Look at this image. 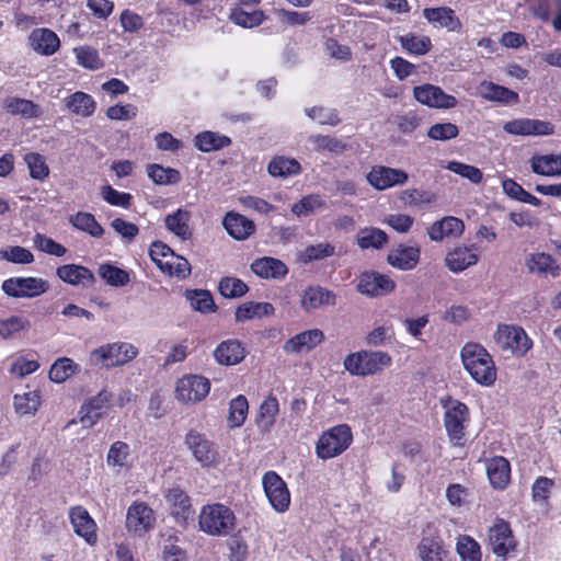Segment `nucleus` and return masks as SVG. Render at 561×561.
I'll return each instance as SVG.
<instances>
[{
    "instance_id": "obj_1",
    "label": "nucleus",
    "mask_w": 561,
    "mask_h": 561,
    "mask_svg": "<svg viewBox=\"0 0 561 561\" xmlns=\"http://www.w3.org/2000/svg\"><path fill=\"white\" fill-rule=\"evenodd\" d=\"M461 360L470 376L482 386H491L496 379V369L489 352L480 344L469 342L461 348Z\"/></svg>"
},
{
    "instance_id": "obj_2",
    "label": "nucleus",
    "mask_w": 561,
    "mask_h": 561,
    "mask_svg": "<svg viewBox=\"0 0 561 561\" xmlns=\"http://www.w3.org/2000/svg\"><path fill=\"white\" fill-rule=\"evenodd\" d=\"M237 525L234 512L222 503H211L202 506L198 515V528L213 537L230 535Z\"/></svg>"
},
{
    "instance_id": "obj_3",
    "label": "nucleus",
    "mask_w": 561,
    "mask_h": 561,
    "mask_svg": "<svg viewBox=\"0 0 561 561\" xmlns=\"http://www.w3.org/2000/svg\"><path fill=\"white\" fill-rule=\"evenodd\" d=\"M138 355V348L127 342H113L94 348L89 362L96 367L113 368L123 366Z\"/></svg>"
},
{
    "instance_id": "obj_4",
    "label": "nucleus",
    "mask_w": 561,
    "mask_h": 561,
    "mask_svg": "<svg viewBox=\"0 0 561 561\" xmlns=\"http://www.w3.org/2000/svg\"><path fill=\"white\" fill-rule=\"evenodd\" d=\"M353 442V434L347 424L335 425L324 431L317 444L316 455L327 460L344 453Z\"/></svg>"
},
{
    "instance_id": "obj_5",
    "label": "nucleus",
    "mask_w": 561,
    "mask_h": 561,
    "mask_svg": "<svg viewBox=\"0 0 561 561\" xmlns=\"http://www.w3.org/2000/svg\"><path fill=\"white\" fill-rule=\"evenodd\" d=\"M392 363L391 356L381 351L355 352L344 359V368L353 376H368L381 371Z\"/></svg>"
},
{
    "instance_id": "obj_6",
    "label": "nucleus",
    "mask_w": 561,
    "mask_h": 561,
    "mask_svg": "<svg viewBox=\"0 0 561 561\" xmlns=\"http://www.w3.org/2000/svg\"><path fill=\"white\" fill-rule=\"evenodd\" d=\"M210 386L209 379L202 375H184L175 382V399L183 404L198 403L209 394Z\"/></svg>"
},
{
    "instance_id": "obj_7",
    "label": "nucleus",
    "mask_w": 561,
    "mask_h": 561,
    "mask_svg": "<svg viewBox=\"0 0 561 561\" xmlns=\"http://www.w3.org/2000/svg\"><path fill=\"white\" fill-rule=\"evenodd\" d=\"M497 346L516 356H524L533 346L531 339L517 325L500 324L494 334Z\"/></svg>"
},
{
    "instance_id": "obj_8",
    "label": "nucleus",
    "mask_w": 561,
    "mask_h": 561,
    "mask_svg": "<svg viewBox=\"0 0 561 561\" xmlns=\"http://www.w3.org/2000/svg\"><path fill=\"white\" fill-rule=\"evenodd\" d=\"M1 289L13 298H35L49 289V283L42 277H10L3 280Z\"/></svg>"
},
{
    "instance_id": "obj_9",
    "label": "nucleus",
    "mask_w": 561,
    "mask_h": 561,
    "mask_svg": "<svg viewBox=\"0 0 561 561\" xmlns=\"http://www.w3.org/2000/svg\"><path fill=\"white\" fill-rule=\"evenodd\" d=\"M156 524L153 510L145 502L136 501L127 510L126 529L136 536H144L150 531Z\"/></svg>"
},
{
    "instance_id": "obj_10",
    "label": "nucleus",
    "mask_w": 561,
    "mask_h": 561,
    "mask_svg": "<svg viewBox=\"0 0 561 561\" xmlns=\"http://www.w3.org/2000/svg\"><path fill=\"white\" fill-rule=\"evenodd\" d=\"M262 483L272 507L278 513L286 512L290 504V493L285 481L276 472L268 471L263 476Z\"/></svg>"
},
{
    "instance_id": "obj_11",
    "label": "nucleus",
    "mask_w": 561,
    "mask_h": 561,
    "mask_svg": "<svg viewBox=\"0 0 561 561\" xmlns=\"http://www.w3.org/2000/svg\"><path fill=\"white\" fill-rule=\"evenodd\" d=\"M445 408L446 431L453 440L459 442L465 436L466 424L469 421V410L465 403L457 400H449Z\"/></svg>"
},
{
    "instance_id": "obj_12",
    "label": "nucleus",
    "mask_w": 561,
    "mask_h": 561,
    "mask_svg": "<svg viewBox=\"0 0 561 561\" xmlns=\"http://www.w3.org/2000/svg\"><path fill=\"white\" fill-rule=\"evenodd\" d=\"M366 180L375 190L385 191L404 185L409 180V174L402 169L375 165L367 173Z\"/></svg>"
},
{
    "instance_id": "obj_13",
    "label": "nucleus",
    "mask_w": 561,
    "mask_h": 561,
    "mask_svg": "<svg viewBox=\"0 0 561 561\" xmlns=\"http://www.w3.org/2000/svg\"><path fill=\"white\" fill-rule=\"evenodd\" d=\"M164 500L175 522L185 526L193 515V507L187 493L180 486H172L165 491Z\"/></svg>"
},
{
    "instance_id": "obj_14",
    "label": "nucleus",
    "mask_w": 561,
    "mask_h": 561,
    "mask_svg": "<svg viewBox=\"0 0 561 561\" xmlns=\"http://www.w3.org/2000/svg\"><path fill=\"white\" fill-rule=\"evenodd\" d=\"M415 100L424 105L434 108H453L457 105L455 96L445 93L439 87L423 84L413 90Z\"/></svg>"
},
{
    "instance_id": "obj_15",
    "label": "nucleus",
    "mask_w": 561,
    "mask_h": 561,
    "mask_svg": "<svg viewBox=\"0 0 561 561\" xmlns=\"http://www.w3.org/2000/svg\"><path fill=\"white\" fill-rule=\"evenodd\" d=\"M489 545L494 554L505 558L516 547L508 523L500 519L489 530Z\"/></svg>"
},
{
    "instance_id": "obj_16",
    "label": "nucleus",
    "mask_w": 561,
    "mask_h": 561,
    "mask_svg": "<svg viewBox=\"0 0 561 561\" xmlns=\"http://www.w3.org/2000/svg\"><path fill=\"white\" fill-rule=\"evenodd\" d=\"M299 298L300 307L306 312H312L336 304L335 294L318 285H311L305 288L300 293Z\"/></svg>"
},
{
    "instance_id": "obj_17",
    "label": "nucleus",
    "mask_w": 561,
    "mask_h": 561,
    "mask_svg": "<svg viewBox=\"0 0 561 561\" xmlns=\"http://www.w3.org/2000/svg\"><path fill=\"white\" fill-rule=\"evenodd\" d=\"M112 393L106 389L101 390L96 396L89 399L80 410V422L83 427H92L103 416V412L108 408Z\"/></svg>"
},
{
    "instance_id": "obj_18",
    "label": "nucleus",
    "mask_w": 561,
    "mask_h": 561,
    "mask_svg": "<svg viewBox=\"0 0 561 561\" xmlns=\"http://www.w3.org/2000/svg\"><path fill=\"white\" fill-rule=\"evenodd\" d=\"M396 288V283L389 276L377 273L368 272L362 274L357 289L360 294L377 297L389 294Z\"/></svg>"
},
{
    "instance_id": "obj_19",
    "label": "nucleus",
    "mask_w": 561,
    "mask_h": 561,
    "mask_svg": "<svg viewBox=\"0 0 561 561\" xmlns=\"http://www.w3.org/2000/svg\"><path fill=\"white\" fill-rule=\"evenodd\" d=\"M503 129L511 135L547 136L553 134V126L549 122L530 118L513 119L504 124Z\"/></svg>"
},
{
    "instance_id": "obj_20",
    "label": "nucleus",
    "mask_w": 561,
    "mask_h": 561,
    "mask_svg": "<svg viewBox=\"0 0 561 561\" xmlns=\"http://www.w3.org/2000/svg\"><path fill=\"white\" fill-rule=\"evenodd\" d=\"M479 253L476 245H458L450 250L445 257V265L453 273H460L479 262Z\"/></svg>"
},
{
    "instance_id": "obj_21",
    "label": "nucleus",
    "mask_w": 561,
    "mask_h": 561,
    "mask_svg": "<svg viewBox=\"0 0 561 561\" xmlns=\"http://www.w3.org/2000/svg\"><path fill=\"white\" fill-rule=\"evenodd\" d=\"M69 517L75 533L89 545H94L98 540L96 524L89 512L82 506H75L70 508Z\"/></svg>"
},
{
    "instance_id": "obj_22",
    "label": "nucleus",
    "mask_w": 561,
    "mask_h": 561,
    "mask_svg": "<svg viewBox=\"0 0 561 561\" xmlns=\"http://www.w3.org/2000/svg\"><path fill=\"white\" fill-rule=\"evenodd\" d=\"M30 47L41 56H51L60 47L58 35L46 27L35 28L28 35Z\"/></svg>"
},
{
    "instance_id": "obj_23",
    "label": "nucleus",
    "mask_w": 561,
    "mask_h": 561,
    "mask_svg": "<svg viewBox=\"0 0 561 561\" xmlns=\"http://www.w3.org/2000/svg\"><path fill=\"white\" fill-rule=\"evenodd\" d=\"M324 341V333L320 329L304 331L290 337L284 344V351L288 354H300L312 351Z\"/></svg>"
},
{
    "instance_id": "obj_24",
    "label": "nucleus",
    "mask_w": 561,
    "mask_h": 561,
    "mask_svg": "<svg viewBox=\"0 0 561 561\" xmlns=\"http://www.w3.org/2000/svg\"><path fill=\"white\" fill-rule=\"evenodd\" d=\"M186 445L193 453L195 459L204 467L213 465L216 460L217 451L214 448L211 442H209L204 435L191 431L186 435Z\"/></svg>"
},
{
    "instance_id": "obj_25",
    "label": "nucleus",
    "mask_w": 561,
    "mask_h": 561,
    "mask_svg": "<svg viewBox=\"0 0 561 561\" xmlns=\"http://www.w3.org/2000/svg\"><path fill=\"white\" fill-rule=\"evenodd\" d=\"M465 231V224L461 219L453 216L444 217L435 221L428 229V237L432 241H443L445 238H458Z\"/></svg>"
},
{
    "instance_id": "obj_26",
    "label": "nucleus",
    "mask_w": 561,
    "mask_h": 561,
    "mask_svg": "<svg viewBox=\"0 0 561 561\" xmlns=\"http://www.w3.org/2000/svg\"><path fill=\"white\" fill-rule=\"evenodd\" d=\"M421 561H448V551L439 536H424L416 547Z\"/></svg>"
},
{
    "instance_id": "obj_27",
    "label": "nucleus",
    "mask_w": 561,
    "mask_h": 561,
    "mask_svg": "<svg viewBox=\"0 0 561 561\" xmlns=\"http://www.w3.org/2000/svg\"><path fill=\"white\" fill-rule=\"evenodd\" d=\"M192 214L190 210L179 208L164 218L167 229L181 241L190 240L193 236V229L190 225Z\"/></svg>"
},
{
    "instance_id": "obj_28",
    "label": "nucleus",
    "mask_w": 561,
    "mask_h": 561,
    "mask_svg": "<svg viewBox=\"0 0 561 561\" xmlns=\"http://www.w3.org/2000/svg\"><path fill=\"white\" fill-rule=\"evenodd\" d=\"M525 265L531 274L550 275L551 277H558L561 271L556 259L545 252L529 254L526 257Z\"/></svg>"
},
{
    "instance_id": "obj_29",
    "label": "nucleus",
    "mask_w": 561,
    "mask_h": 561,
    "mask_svg": "<svg viewBox=\"0 0 561 561\" xmlns=\"http://www.w3.org/2000/svg\"><path fill=\"white\" fill-rule=\"evenodd\" d=\"M222 225L227 232L236 240H245L255 231V225L252 220L234 211L226 214Z\"/></svg>"
},
{
    "instance_id": "obj_30",
    "label": "nucleus",
    "mask_w": 561,
    "mask_h": 561,
    "mask_svg": "<svg viewBox=\"0 0 561 561\" xmlns=\"http://www.w3.org/2000/svg\"><path fill=\"white\" fill-rule=\"evenodd\" d=\"M57 276L72 286H90L94 283L93 273L85 266L77 264L61 265L56 270Z\"/></svg>"
},
{
    "instance_id": "obj_31",
    "label": "nucleus",
    "mask_w": 561,
    "mask_h": 561,
    "mask_svg": "<svg viewBox=\"0 0 561 561\" xmlns=\"http://www.w3.org/2000/svg\"><path fill=\"white\" fill-rule=\"evenodd\" d=\"M244 356V347L237 340L224 341L214 351L215 360L224 366L237 365L243 360Z\"/></svg>"
},
{
    "instance_id": "obj_32",
    "label": "nucleus",
    "mask_w": 561,
    "mask_h": 561,
    "mask_svg": "<svg viewBox=\"0 0 561 561\" xmlns=\"http://www.w3.org/2000/svg\"><path fill=\"white\" fill-rule=\"evenodd\" d=\"M387 261L394 268L412 270L420 261V249L417 247L400 245L389 252Z\"/></svg>"
},
{
    "instance_id": "obj_33",
    "label": "nucleus",
    "mask_w": 561,
    "mask_h": 561,
    "mask_svg": "<svg viewBox=\"0 0 561 561\" xmlns=\"http://www.w3.org/2000/svg\"><path fill=\"white\" fill-rule=\"evenodd\" d=\"M423 15L436 27L447 28L450 32L458 31L461 27V23L455 15V12L447 7L424 9Z\"/></svg>"
},
{
    "instance_id": "obj_34",
    "label": "nucleus",
    "mask_w": 561,
    "mask_h": 561,
    "mask_svg": "<svg viewBox=\"0 0 561 561\" xmlns=\"http://www.w3.org/2000/svg\"><path fill=\"white\" fill-rule=\"evenodd\" d=\"M106 463L117 473L130 469L133 459L129 445L122 440L114 442L107 451Z\"/></svg>"
},
{
    "instance_id": "obj_35",
    "label": "nucleus",
    "mask_w": 561,
    "mask_h": 561,
    "mask_svg": "<svg viewBox=\"0 0 561 561\" xmlns=\"http://www.w3.org/2000/svg\"><path fill=\"white\" fill-rule=\"evenodd\" d=\"M251 270L254 274L262 278L280 279L284 278L288 273V268L285 263L278 259L268 256L255 260L251 264Z\"/></svg>"
},
{
    "instance_id": "obj_36",
    "label": "nucleus",
    "mask_w": 561,
    "mask_h": 561,
    "mask_svg": "<svg viewBox=\"0 0 561 561\" xmlns=\"http://www.w3.org/2000/svg\"><path fill=\"white\" fill-rule=\"evenodd\" d=\"M2 107L11 115L24 118H37L42 115L41 107L33 101L18 96H8L2 101Z\"/></svg>"
},
{
    "instance_id": "obj_37",
    "label": "nucleus",
    "mask_w": 561,
    "mask_h": 561,
    "mask_svg": "<svg viewBox=\"0 0 561 561\" xmlns=\"http://www.w3.org/2000/svg\"><path fill=\"white\" fill-rule=\"evenodd\" d=\"M479 94L484 100L503 104H515L519 100L516 92L489 81L481 82Z\"/></svg>"
},
{
    "instance_id": "obj_38",
    "label": "nucleus",
    "mask_w": 561,
    "mask_h": 561,
    "mask_svg": "<svg viewBox=\"0 0 561 561\" xmlns=\"http://www.w3.org/2000/svg\"><path fill=\"white\" fill-rule=\"evenodd\" d=\"M64 104L67 110H69L72 114L90 117L94 114L96 108V103L94 99L84 92L77 91L71 95L64 99Z\"/></svg>"
},
{
    "instance_id": "obj_39",
    "label": "nucleus",
    "mask_w": 561,
    "mask_h": 561,
    "mask_svg": "<svg viewBox=\"0 0 561 561\" xmlns=\"http://www.w3.org/2000/svg\"><path fill=\"white\" fill-rule=\"evenodd\" d=\"M534 173L543 176H561V154L534 156L530 161Z\"/></svg>"
},
{
    "instance_id": "obj_40",
    "label": "nucleus",
    "mask_w": 561,
    "mask_h": 561,
    "mask_svg": "<svg viewBox=\"0 0 561 561\" xmlns=\"http://www.w3.org/2000/svg\"><path fill=\"white\" fill-rule=\"evenodd\" d=\"M486 473L494 488L503 489L510 481V462L503 457H495L486 462Z\"/></svg>"
},
{
    "instance_id": "obj_41",
    "label": "nucleus",
    "mask_w": 561,
    "mask_h": 561,
    "mask_svg": "<svg viewBox=\"0 0 561 561\" xmlns=\"http://www.w3.org/2000/svg\"><path fill=\"white\" fill-rule=\"evenodd\" d=\"M278 412L279 403L275 397L270 396L261 403L255 423L262 433H268L272 430Z\"/></svg>"
},
{
    "instance_id": "obj_42",
    "label": "nucleus",
    "mask_w": 561,
    "mask_h": 561,
    "mask_svg": "<svg viewBox=\"0 0 561 561\" xmlns=\"http://www.w3.org/2000/svg\"><path fill=\"white\" fill-rule=\"evenodd\" d=\"M274 307L270 302L249 301L239 306L236 310V320L244 322L255 318H262L274 314Z\"/></svg>"
},
{
    "instance_id": "obj_43",
    "label": "nucleus",
    "mask_w": 561,
    "mask_h": 561,
    "mask_svg": "<svg viewBox=\"0 0 561 561\" xmlns=\"http://www.w3.org/2000/svg\"><path fill=\"white\" fill-rule=\"evenodd\" d=\"M267 171L273 178H287L299 174L301 172V167L294 158L278 156L271 160Z\"/></svg>"
},
{
    "instance_id": "obj_44",
    "label": "nucleus",
    "mask_w": 561,
    "mask_h": 561,
    "mask_svg": "<svg viewBox=\"0 0 561 561\" xmlns=\"http://www.w3.org/2000/svg\"><path fill=\"white\" fill-rule=\"evenodd\" d=\"M41 405V394L37 390L16 393L13 397V407L15 412L23 415H33Z\"/></svg>"
},
{
    "instance_id": "obj_45",
    "label": "nucleus",
    "mask_w": 561,
    "mask_h": 561,
    "mask_svg": "<svg viewBox=\"0 0 561 561\" xmlns=\"http://www.w3.org/2000/svg\"><path fill=\"white\" fill-rule=\"evenodd\" d=\"M70 224L78 230L90 234L93 238H101L104 229L96 221L95 217L85 211H79L69 218Z\"/></svg>"
},
{
    "instance_id": "obj_46",
    "label": "nucleus",
    "mask_w": 561,
    "mask_h": 561,
    "mask_svg": "<svg viewBox=\"0 0 561 561\" xmlns=\"http://www.w3.org/2000/svg\"><path fill=\"white\" fill-rule=\"evenodd\" d=\"M229 19L239 26L252 28L262 24L265 15L261 10L248 12L240 7H233L230 9Z\"/></svg>"
},
{
    "instance_id": "obj_47",
    "label": "nucleus",
    "mask_w": 561,
    "mask_h": 561,
    "mask_svg": "<svg viewBox=\"0 0 561 561\" xmlns=\"http://www.w3.org/2000/svg\"><path fill=\"white\" fill-rule=\"evenodd\" d=\"M80 370V366L69 357L58 358L50 367L48 376L53 382L61 383Z\"/></svg>"
},
{
    "instance_id": "obj_48",
    "label": "nucleus",
    "mask_w": 561,
    "mask_h": 561,
    "mask_svg": "<svg viewBox=\"0 0 561 561\" xmlns=\"http://www.w3.org/2000/svg\"><path fill=\"white\" fill-rule=\"evenodd\" d=\"M360 249H381L387 242L388 237L385 231L378 228L362 229L356 238Z\"/></svg>"
},
{
    "instance_id": "obj_49",
    "label": "nucleus",
    "mask_w": 561,
    "mask_h": 561,
    "mask_svg": "<svg viewBox=\"0 0 561 561\" xmlns=\"http://www.w3.org/2000/svg\"><path fill=\"white\" fill-rule=\"evenodd\" d=\"M195 146L203 152L222 149L230 144L227 136L214 131H203L195 137Z\"/></svg>"
},
{
    "instance_id": "obj_50",
    "label": "nucleus",
    "mask_w": 561,
    "mask_h": 561,
    "mask_svg": "<svg viewBox=\"0 0 561 561\" xmlns=\"http://www.w3.org/2000/svg\"><path fill=\"white\" fill-rule=\"evenodd\" d=\"M148 176L158 185H171L181 181V173L173 168L160 164H150L147 168Z\"/></svg>"
},
{
    "instance_id": "obj_51",
    "label": "nucleus",
    "mask_w": 561,
    "mask_h": 561,
    "mask_svg": "<svg viewBox=\"0 0 561 561\" xmlns=\"http://www.w3.org/2000/svg\"><path fill=\"white\" fill-rule=\"evenodd\" d=\"M399 42L408 53L419 56L425 55L432 47V42L428 36L413 33L400 36Z\"/></svg>"
},
{
    "instance_id": "obj_52",
    "label": "nucleus",
    "mask_w": 561,
    "mask_h": 561,
    "mask_svg": "<svg viewBox=\"0 0 561 561\" xmlns=\"http://www.w3.org/2000/svg\"><path fill=\"white\" fill-rule=\"evenodd\" d=\"M185 297L190 301L191 307L199 312L206 313L215 310L214 299L208 290L193 289L186 290Z\"/></svg>"
},
{
    "instance_id": "obj_53",
    "label": "nucleus",
    "mask_w": 561,
    "mask_h": 561,
    "mask_svg": "<svg viewBox=\"0 0 561 561\" xmlns=\"http://www.w3.org/2000/svg\"><path fill=\"white\" fill-rule=\"evenodd\" d=\"M99 274L108 285L114 287H123L130 282L128 272L107 263L99 267Z\"/></svg>"
},
{
    "instance_id": "obj_54",
    "label": "nucleus",
    "mask_w": 561,
    "mask_h": 561,
    "mask_svg": "<svg viewBox=\"0 0 561 561\" xmlns=\"http://www.w3.org/2000/svg\"><path fill=\"white\" fill-rule=\"evenodd\" d=\"M30 328V321L22 316H11L0 319V336L4 340L15 336Z\"/></svg>"
},
{
    "instance_id": "obj_55",
    "label": "nucleus",
    "mask_w": 561,
    "mask_h": 561,
    "mask_svg": "<svg viewBox=\"0 0 561 561\" xmlns=\"http://www.w3.org/2000/svg\"><path fill=\"white\" fill-rule=\"evenodd\" d=\"M249 403L244 396H238L230 401L228 422L231 427H240L248 415Z\"/></svg>"
},
{
    "instance_id": "obj_56",
    "label": "nucleus",
    "mask_w": 561,
    "mask_h": 561,
    "mask_svg": "<svg viewBox=\"0 0 561 561\" xmlns=\"http://www.w3.org/2000/svg\"><path fill=\"white\" fill-rule=\"evenodd\" d=\"M456 549L462 561H481L480 545L470 536H460Z\"/></svg>"
},
{
    "instance_id": "obj_57",
    "label": "nucleus",
    "mask_w": 561,
    "mask_h": 561,
    "mask_svg": "<svg viewBox=\"0 0 561 561\" xmlns=\"http://www.w3.org/2000/svg\"><path fill=\"white\" fill-rule=\"evenodd\" d=\"M170 255L171 257L167 263H164V267H162L161 272L180 279L188 277L191 275V265L188 261L174 252Z\"/></svg>"
},
{
    "instance_id": "obj_58",
    "label": "nucleus",
    "mask_w": 561,
    "mask_h": 561,
    "mask_svg": "<svg viewBox=\"0 0 561 561\" xmlns=\"http://www.w3.org/2000/svg\"><path fill=\"white\" fill-rule=\"evenodd\" d=\"M24 161L30 170V175L34 180L43 181L49 175V168L45 157L37 152H30L24 156Z\"/></svg>"
},
{
    "instance_id": "obj_59",
    "label": "nucleus",
    "mask_w": 561,
    "mask_h": 561,
    "mask_svg": "<svg viewBox=\"0 0 561 561\" xmlns=\"http://www.w3.org/2000/svg\"><path fill=\"white\" fill-rule=\"evenodd\" d=\"M325 206V202L319 194H310L302 197L299 202L295 203L291 207V211L300 217L308 216L317 209H321Z\"/></svg>"
},
{
    "instance_id": "obj_60",
    "label": "nucleus",
    "mask_w": 561,
    "mask_h": 561,
    "mask_svg": "<svg viewBox=\"0 0 561 561\" xmlns=\"http://www.w3.org/2000/svg\"><path fill=\"white\" fill-rule=\"evenodd\" d=\"M0 260L14 264H31L34 262V255L26 248L13 245L0 250Z\"/></svg>"
},
{
    "instance_id": "obj_61",
    "label": "nucleus",
    "mask_w": 561,
    "mask_h": 561,
    "mask_svg": "<svg viewBox=\"0 0 561 561\" xmlns=\"http://www.w3.org/2000/svg\"><path fill=\"white\" fill-rule=\"evenodd\" d=\"M335 253L334 245L328 242H321L318 244L307 247L300 254V260L304 263L312 261H320L325 257L332 256Z\"/></svg>"
},
{
    "instance_id": "obj_62",
    "label": "nucleus",
    "mask_w": 561,
    "mask_h": 561,
    "mask_svg": "<svg viewBox=\"0 0 561 561\" xmlns=\"http://www.w3.org/2000/svg\"><path fill=\"white\" fill-rule=\"evenodd\" d=\"M309 142L312 144L314 150L335 154L342 153L345 149V145L340 139L330 136L312 135L309 137Z\"/></svg>"
},
{
    "instance_id": "obj_63",
    "label": "nucleus",
    "mask_w": 561,
    "mask_h": 561,
    "mask_svg": "<svg viewBox=\"0 0 561 561\" xmlns=\"http://www.w3.org/2000/svg\"><path fill=\"white\" fill-rule=\"evenodd\" d=\"M305 113L309 118L318 122L321 125L335 126L340 122L337 113L329 107L313 106L310 108H306Z\"/></svg>"
},
{
    "instance_id": "obj_64",
    "label": "nucleus",
    "mask_w": 561,
    "mask_h": 561,
    "mask_svg": "<svg viewBox=\"0 0 561 561\" xmlns=\"http://www.w3.org/2000/svg\"><path fill=\"white\" fill-rule=\"evenodd\" d=\"M219 291L226 298H238L248 291V286L236 277H224L219 283Z\"/></svg>"
}]
</instances>
